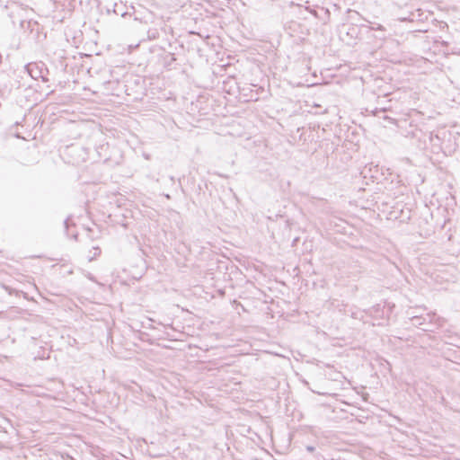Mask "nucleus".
<instances>
[{"label": "nucleus", "mask_w": 460, "mask_h": 460, "mask_svg": "<svg viewBox=\"0 0 460 460\" xmlns=\"http://www.w3.org/2000/svg\"><path fill=\"white\" fill-rule=\"evenodd\" d=\"M76 149H77V147H76V146H68V147H67V151H68L69 153H73V152H75Z\"/></svg>", "instance_id": "obj_11"}, {"label": "nucleus", "mask_w": 460, "mask_h": 460, "mask_svg": "<svg viewBox=\"0 0 460 460\" xmlns=\"http://www.w3.org/2000/svg\"><path fill=\"white\" fill-rule=\"evenodd\" d=\"M370 29L373 30V31H379L381 32H385V28L383 25H381V24H376V26H372ZM381 37L382 38L385 37V33H383Z\"/></svg>", "instance_id": "obj_8"}, {"label": "nucleus", "mask_w": 460, "mask_h": 460, "mask_svg": "<svg viewBox=\"0 0 460 460\" xmlns=\"http://www.w3.org/2000/svg\"><path fill=\"white\" fill-rule=\"evenodd\" d=\"M326 13L328 14V16H330V12H329V10H326Z\"/></svg>", "instance_id": "obj_18"}, {"label": "nucleus", "mask_w": 460, "mask_h": 460, "mask_svg": "<svg viewBox=\"0 0 460 460\" xmlns=\"http://www.w3.org/2000/svg\"><path fill=\"white\" fill-rule=\"evenodd\" d=\"M4 288L9 293V294H12L14 290L8 287V286H4Z\"/></svg>", "instance_id": "obj_12"}, {"label": "nucleus", "mask_w": 460, "mask_h": 460, "mask_svg": "<svg viewBox=\"0 0 460 460\" xmlns=\"http://www.w3.org/2000/svg\"><path fill=\"white\" fill-rule=\"evenodd\" d=\"M88 73H89L91 75H93V73L98 74V73H99V71H98L97 69H95L94 67L91 66V67H89V68H88Z\"/></svg>", "instance_id": "obj_9"}, {"label": "nucleus", "mask_w": 460, "mask_h": 460, "mask_svg": "<svg viewBox=\"0 0 460 460\" xmlns=\"http://www.w3.org/2000/svg\"><path fill=\"white\" fill-rule=\"evenodd\" d=\"M102 72V73L110 72V73H111V75H112V71H111V69H106V68H104Z\"/></svg>", "instance_id": "obj_15"}, {"label": "nucleus", "mask_w": 460, "mask_h": 460, "mask_svg": "<svg viewBox=\"0 0 460 460\" xmlns=\"http://www.w3.org/2000/svg\"><path fill=\"white\" fill-rule=\"evenodd\" d=\"M138 47H139V44H136L135 46L129 45L128 49H135V48H138Z\"/></svg>", "instance_id": "obj_14"}, {"label": "nucleus", "mask_w": 460, "mask_h": 460, "mask_svg": "<svg viewBox=\"0 0 460 460\" xmlns=\"http://www.w3.org/2000/svg\"><path fill=\"white\" fill-rule=\"evenodd\" d=\"M225 59H219V64H213L212 66V73L215 75H220L222 76L224 73L226 71L227 67L230 66L229 63H223Z\"/></svg>", "instance_id": "obj_4"}, {"label": "nucleus", "mask_w": 460, "mask_h": 460, "mask_svg": "<svg viewBox=\"0 0 460 460\" xmlns=\"http://www.w3.org/2000/svg\"><path fill=\"white\" fill-rule=\"evenodd\" d=\"M388 109H389V108H387V107H383V108H381V109H380V111H386Z\"/></svg>", "instance_id": "obj_16"}, {"label": "nucleus", "mask_w": 460, "mask_h": 460, "mask_svg": "<svg viewBox=\"0 0 460 460\" xmlns=\"http://www.w3.org/2000/svg\"><path fill=\"white\" fill-rule=\"evenodd\" d=\"M65 226L66 228L68 227V219L65 220Z\"/></svg>", "instance_id": "obj_17"}, {"label": "nucleus", "mask_w": 460, "mask_h": 460, "mask_svg": "<svg viewBox=\"0 0 460 460\" xmlns=\"http://www.w3.org/2000/svg\"><path fill=\"white\" fill-rule=\"evenodd\" d=\"M28 74L34 79L42 78L44 81L48 79L46 76L49 75V68L41 60L37 62L28 63L25 66Z\"/></svg>", "instance_id": "obj_2"}, {"label": "nucleus", "mask_w": 460, "mask_h": 460, "mask_svg": "<svg viewBox=\"0 0 460 460\" xmlns=\"http://www.w3.org/2000/svg\"><path fill=\"white\" fill-rule=\"evenodd\" d=\"M411 323L412 325L416 326V327H420V326H422L425 324L426 323V317H422V316H412L411 318Z\"/></svg>", "instance_id": "obj_6"}, {"label": "nucleus", "mask_w": 460, "mask_h": 460, "mask_svg": "<svg viewBox=\"0 0 460 460\" xmlns=\"http://www.w3.org/2000/svg\"><path fill=\"white\" fill-rule=\"evenodd\" d=\"M81 58H92V55H90V54H83V55L81 56Z\"/></svg>", "instance_id": "obj_13"}, {"label": "nucleus", "mask_w": 460, "mask_h": 460, "mask_svg": "<svg viewBox=\"0 0 460 460\" xmlns=\"http://www.w3.org/2000/svg\"><path fill=\"white\" fill-rule=\"evenodd\" d=\"M368 314L375 318H383L384 307L380 304L375 305L368 309Z\"/></svg>", "instance_id": "obj_5"}, {"label": "nucleus", "mask_w": 460, "mask_h": 460, "mask_svg": "<svg viewBox=\"0 0 460 460\" xmlns=\"http://www.w3.org/2000/svg\"><path fill=\"white\" fill-rule=\"evenodd\" d=\"M305 449L306 451L313 453L315 450V447L313 446H306Z\"/></svg>", "instance_id": "obj_10"}, {"label": "nucleus", "mask_w": 460, "mask_h": 460, "mask_svg": "<svg viewBox=\"0 0 460 460\" xmlns=\"http://www.w3.org/2000/svg\"><path fill=\"white\" fill-rule=\"evenodd\" d=\"M361 21L367 20L364 17H362V15L358 12L352 9H348L343 22L359 27L362 25L360 24Z\"/></svg>", "instance_id": "obj_3"}, {"label": "nucleus", "mask_w": 460, "mask_h": 460, "mask_svg": "<svg viewBox=\"0 0 460 460\" xmlns=\"http://www.w3.org/2000/svg\"><path fill=\"white\" fill-rule=\"evenodd\" d=\"M93 253L92 256H89V261L94 260L97 256L101 254V249L99 246H93Z\"/></svg>", "instance_id": "obj_7"}, {"label": "nucleus", "mask_w": 460, "mask_h": 460, "mask_svg": "<svg viewBox=\"0 0 460 460\" xmlns=\"http://www.w3.org/2000/svg\"><path fill=\"white\" fill-rule=\"evenodd\" d=\"M338 33L340 36V39L342 41H345L347 44H350L352 40L358 39L360 30L358 26L348 24L345 22H342L338 27Z\"/></svg>", "instance_id": "obj_1"}]
</instances>
